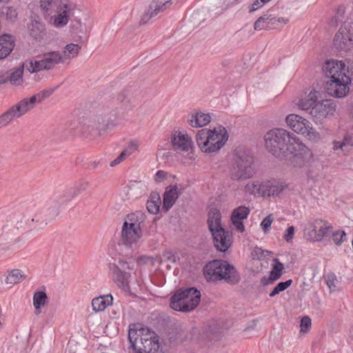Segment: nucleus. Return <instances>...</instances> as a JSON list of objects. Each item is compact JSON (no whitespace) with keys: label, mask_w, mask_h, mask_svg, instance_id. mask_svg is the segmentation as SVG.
Returning a JSON list of instances; mask_svg holds the SVG:
<instances>
[{"label":"nucleus","mask_w":353,"mask_h":353,"mask_svg":"<svg viewBox=\"0 0 353 353\" xmlns=\"http://www.w3.org/2000/svg\"><path fill=\"white\" fill-rule=\"evenodd\" d=\"M264 140L266 149L274 157L283 158L292 155L291 163L294 167L305 166L312 159L311 150L286 130H271L265 134Z\"/></svg>","instance_id":"nucleus-1"},{"label":"nucleus","mask_w":353,"mask_h":353,"mask_svg":"<svg viewBox=\"0 0 353 353\" xmlns=\"http://www.w3.org/2000/svg\"><path fill=\"white\" fill-rule=\"evenodd\" d=\"M119 123L117 108L109 104L103 105L95 113L83 117L81 121H73L68 123L64 136H74L81 133L95 139L102 132L115 128Z\"/></svg>","instance_id":"nucleus-2"},{"label":"nucleus","mask_w":353,"mask_h":353,"mask_svg":"<svg viewBox=\"0 0 353 353\" xmlns=\"http://www.w3.org/2000/svg\"><path fill=\"white\" fill-rule=\"evenodd\" d=\"M128 338L133 353H163L159 336L148 327L130 326Z\"/></svg>","instance_id":"nucleus-3"},{"label":"nucleus","mask_w":353,"mask_h":353,"mask_svg":"<svg viewBox=\"0 0 353 353\" xmlns=\"http://www.w3.org/2000/svg\"><path fill=\"white\" fill-rule=\"evenodd\" d=\"M254 174V157L251 152L243 147L236 149L230 168V178L243 181L252 178Z\"/></svg>","instance_id":"nucleus-4"},{"label":"nucleus","mask_w":353,"mask_h":353,"mask_svg":"<svg viewBox=\"0 0 353 353\" xmlns=\"http://www.w3.org/2000/svg\"><path fill=\"white\" fill-rule=\"evenodd\" d=\"M204 274L206 279L210 281L224 279L228 282L236 283L239 280L234 267L226 261L220 260L209 262L204 268Z\"/></svg>","instance_id":"nucleus-5"},{"label":"nucleus","mask_w":353,"mask_h":353,"mask_svg":"<svg viewBox=\"0 0 353 353\" xmlns=\"http://www.w3.org/2000/svg\"><path fill=\"white\" fill-rule=\"evenodd\" d=\"M200 299V292L196 288L179 290L172 296L170 307L176 311L189 312L199 305Z\"/></svg>","instance_id":"nucleus-6"},{"label":"nucleus","mask_w":353,"mask_h":353,"mask_svg":"<svg viewBox=\"0 0 353 353\" xmlns=\"http://www.w3.org/2000/svg\"><path fill=\"white\" fill-rule=\"evenodd\" d=\"M36 105L33 96L22 99L0 116V125L2 126L7 125L14 119L19 118L32 110Z\"/></svg>","instance_id":"nucleus-7"},{"label":"nucleus","mask_w":353,"mask_h":353,"mask_svg":"<svg viewBox=\"0 0 353 353\" xmlns=\"http://www.w3.org/2000/svg\"><path fill=\"white\" fill-rule=\"evenodd\" d=\"M108 274L117 285L125 292L130 291V274L127 270H132L130 264L125 261H119L118 263H110L108 266Z\"/></svg>","instance_id":"nucleus-8"},{"label":"nucleus","mask_w":353,"mask_h":353,"mask_svg":"<svg viewBox=\"0 0 353 353\" xmlns=\"http://www.w3.org/2000/svg\"><path fill=\"white\" fill-rule=\"evenodd\" d=\"M334 47L340 52L353 49V23L345 21L333 39Z\"/></svg>","instance_id":"nucleus-9"},{"label":"nucleus","mask_w":353,"mask_h":353,"mask_svg":"<svg viewBox=\"0 0 353 353\" xmlns=\"http://www.w3.org/2000/svg\"><path fill=\"white\" fill-rule=\"evenodd\" d=\"M351 79L348 75L343 77H334L329 79L325 84L326 92L336 98H342L349 92V85L351 83Z\"/></svg>","instance_id":"nucleus-10"},{"label":"nucleus","mask_w":353,"mask_h":353,"mask_svg":"<svg viewBox=\"0 0 353 353\" xmlns=\"http://www.w3.org/2000/svg\"><path fill=\"white\" fill-rule=\"evenodd\" d=\"M221 222H210L209 228L214 239V246L221 252H225L232 244V236L220 224Z\"/></svg>","instance_id":"nucleus-11"},{"label":"nucleus","mask_w":353,"mask_h":353,"mask_svg":"<svg viewBox=\"0 0 353 353\" xmlns=\"http://www.w3.org/2000/svg\"><path fill=\"white\" fill-rule=\"evenodd\" d=\"M336 110V105L332 100L325 99L316 102L311 108L310 114L315 123H321L329 115H332Z\"/></svg>","instance_id":"nucleus-12"},{"label":"nucleus","mask_w":353,"mask_h":353,"mask_svg":"<svg viewBox=\"0 0 353 353\" xmlns=\"http://www.w3.org/2000/svg\"><path fill=\"white\" fill-rule=\"evenodd\" d=\"M209 143L207 146V152H215L219 151L228 140V134L223 126L214 128L210 130Z\"/></svg>","instance_id":"nucleus-13"},{"label":"nucleus","mask_w":353,"mask_h":353,"mask_svg":"<svg viewBox=\"0 0 353 353\" xmlns=\"http://www.w3.org/2000/svg\"><path fill=\"white\" fill-rule=\"evenodd\" d=\"M141 236L139 222H124L121 230V241L126 245L136 243Z\"/></svg>","instance_id":"nucleus-14"},{"label":"nucleus","mask_w":353,"mask_h":353,"mask_svg":"<svg viewBox=\"0 0 353 353\" xmlns=\"http://www.w3.org/2000/svg\"><path fill=\"white\" fill-rule=\"evenodd\" d=\"M322 69L325 76L329 79L347 75V73L348 72L347 68L342 61L334 59L326 61Z\"/></svg>","instance_id":"nucleus-15"},{"label":"nucleus","mask_w":353,"mask_h":353,"mask_svg":"<svg viewBox=\"0 0 353 353\" xmlns=\"http://www.w3.org/2000/svg\"><path fill=\"white\" fill-rule=\"evenodd\" d=\"M288 125L295 132L309 135L312 130L310 123L297 114H290L285 119Z\"/></svg>","instance_id":"nucleus-16"},{"label":"nucleus","mask_w":353,"mask_h":353,"mask_svg":"<svg viewBox=\"0 0 353 353\" xmlns=\"http://www.w3.org/2000/svg\"><path fill=\"white\" fill-rule=\"evenodd\" d=\"M71 11V4L67 0L48 19L54 27L62 28L68 23Z\"/></svg>","instance_id":"nucleus-17"},{"label":"nucleus","mask_w":353,"mask_h":353,"mask_svg":"<svg viewBox=\"0 0 353 353\" xmlns=\"http://www.w3.org/2000/svg\"><path fill=\"white\" fill-rule=\"evenodd\" d=\"M327 232L326 225L317 227L314 223H310L305 227L303 235L304 238L308 241L312 243L320 242L326 237Z\"/></svg>","instance_id":"nucleus-18"},{"label":"nucleus","mask_w":353,"mask_h":353,"mask_svg":"<svg viewBox=\"0 0 353 353\" xmlns=\"http://www.w3.org/2000/svg\"><path fill=\"white\" fill-rule=\"evenodd\" d=\"M171 0H153L149 8L143 14L140 22L146 23L151 18L164 10L170 4Z\"/></svg>","instance_id":"nucleus-19"},{"label":"nucleus","mask_w":353,"mask_h":353,"mask_svg":"<svg viewBox=\"0 0 353 353\" xmlns=\"http://www.w3.org/2000/svg\"><path fill=\"white\" fill-rule=\"evenodd\" d=\"M173 149L176 152H188L192 146V141L187 134L175 132L172 137Z\"/></svg>","instance_id":"nucleus-20"},{"label":"nucleus","mask_w":353,"mask_h":353,"mask_svg":"<svg viewBox=\"0 0 353 353\" xmlns=\"http://www.w3.org/2000/svg\"><path fill=\"white\" fill-rule=\"evenodd\" d=\"M286 188V185L278 180H269L262 183L263 196H277Z\"/></svg>","instance_id":"nucleus-21"},{"label":"nucleus","mask_w":353,"mask_h":353,"mask_svg":"<svg viewBox=\"0 0 353 353\" xmlns=\"http://www.w3.org/2000/svg\"><path fill=\"white\" fill-rule=\"evenodd\" d=\"M41 61L44 70H50L54 67L63 62V57L59 51H51L44 53L41 57Z\"/></svg>","instance_id":"nucleus-22"},{"label":"nucleus","mask_w":353,"mask_h":353,"mask_svg":"<svg viewBox=\"0 0 353 353\" xmlns=\"http://www.w3.org/2000/svg\"><path fill=\"white\" fill-rule=\"evenodd\" d=\"M67 0H40L39 8L44 18L48 19L52 16L56 10L59 9Z\"/></svg>","instance_id":"nucleus-23"},{"label":"nucleus","mask_w":353,"mask_h":353,"mask_svg":"<svg viewBox=\"0 0 353 353\" xmlns=\"http://www.w3.org/2000/svg\"><path fill=\"white\" fill-rule=\"evenodd\" d=\"M180 192L176 185H170L166 188L163 194V210L168 211L178 199Z\"/></svg>","instance_id":"nucleus-24"},{"label":"nucleus","mask_w":353,"mask_h":353,"mask_svg":"<svg viewBox=\"0 0 353 353\" xmlns=\"http://www.w3.org/2000/svg\"><path fill=\"white\" fill-rule=\"evenodd\" d=\"M176 259V256L174 253L172 251L166 250L163 252L162 257L157 256L156 258L150 257V256H141L139 257L137 262L139 264H150L154 265L155 262L161 263L163 261H170L175 262Z\"/></svg>","instance_id":"nucleus-25"},{"label":"nucleus","mask_w":353,"mask_h":353,"mask_svg":"<svg viewBox=\"0 0 353 353\" xmlns=\"http://www.w3.org/2000/svg\"><path fill=\"white\" fill-rule=\"evenodd\" d=\"M211 121L209 114L195 112L188 116V123L192 128H201L208 125Z\"/></svg>","instance_id":"nucleus-26"},{"label":"nucleus","mask_w":353,"mask_h":353,"mask_svg":"<svg viewBox=\"0 0 353 353\" xmlns=\"http://www.w3.org/2000/svg\"><path fill=\"white\" fill-rule=\"evenodd\" d=\"M68 201H69V200H65V194L63 193L55 196L47 204L46 213L50 216L51 218L55 217L59 213L60 207Z\"/></svg>","instance_id":"nucleus-27"},{"label":"nucleus","mask_w":353,"mask_h":353,"mask_svg":"<svg viewBox=\"0 0 353 353\" xmlns=\"http://www.w3.org/2000/svg\"><path fill=\"white\" fill-rule=\"evenodd\" d=\"M327 229L326 237L330 236L336 245L340 246L347 240V234L343 229L331 225H327Z\"/></svg>","instance_id":"nucleus-28"},{"label":"nucleus","mask_w":353,"mask_h":353,"mask_svg":"<svg viewBox=\"0 0 353 353\" xmlns=\"http://www.w3.org/2000/svg\"><path fill=\"white\" fill-rule=\"evenodd\" d=\"M113 302V297L110 294L99 296L92 301V307L95 312L105 310Z\"/></svg>","instance_id":"nucleus-29"},{"label":"nucleus","mask_w":353,"mask_h":353,"mask_svg":"<svg viewBox=\"0 0 353 353\" xmlns=\"http://www.w3.org/2000/svg\"><path fill=\"white\" fill-rule=\"evenodd\" d=\"M26 279V275L23 271L19 269H12L8 271L6 276L4 282L9 287H12L14 285L20 283Z\"/></svg>","instance_id":"nucleus-30"},{"label":"nucleus","mask_w":353,"mask_h":353,"mask_svg":"<svg viewBox=\"0 0 353 353\" xmlns=\"http://www.w3.org/2000/svg\"><path fill=\"white\" fill-rule=\"evenodd\" d=\"M28 29L30 35L37 41H41L46 35L45 26L39 21L32 20Z\"/></svg>","instance_id":"nucleus-31"},{"label":"nucleus","mask_w":353,"mask_h":353,"mask_svg":"<svg viewBox=\"0 0 353 353\" xmlns=\"http://www.w3.org/2000/svg\"><path fill=\"white\" fill-rule=\"evenodd\" d=\"M25 68V63H23L19 67L13 70V71L8 75L6 72H3V77L5 79V83L10 82L12 85H19L23 82V74Z\"/></svg>","instance_id":"nucleus-32"},{"label":"nucleus","mask_w":353,"mask_h":353,"mask_svg":"<svg viewBox=\"0 0 353 353\" xmlns=\"http://www.w3.org/2000/svg\"><path fill=\"white\" fill-rule=\"evenodd\" d=\"M320 97L319 92L315 90H311L308 95L301 99L298 103V106L303 110H311V108L316 103V100Z\"/></svg>","instance_id":"nucleus-33"},{"label":"nucleus","mask_w":353,"mask_h":353,"mask_svg":"<svg viewBox=\"0 0 353 353\" xmlns=\"http://www.w3.org/2000/svg\"><path fill=\"white\" fill-rule=\"evenodd\" d=\"M32 299L36 314L38 315L41 313V309L47 303V294L43 291H37L34 293Z\"/></svg>","instance_id":"nucleus-34"},{"label":"nucleus","mask_w":353,"mask_h":353,"mask_svg":"<svg viewBox=\"0 0 353 353\" xmlns=\"http://www.w3.org/2000/svg\"><path fill=\"white\" fill-rule=\"evenodd\" d=\"M210 130L208 129H202L199 130L196 135V141L201 150L207 152V146L209 143Z\"/></svg>","instance_id":"nucleus-35"},{"label":"nucleus","mask_w":353,"mask_h":353,"mask_svg":"<svg viewBox=\"0 0 353 353\" xmlns=\"http://www.w3.org/2000/svg\"><path fill=\"white\" fill-rule=\"evenodd\" d=\"M161 202L159 194L155 192L152 193L146 204L148 212L152 214H157L160 209Z\"/></svg>","instance_id":"nucleus-36"},{"label":"nucleus","mask_w":353,"mask_h":353,"mask_svg":"<svg viewBox=\"0 0 353 353\" xmlns=\"http://www.w3.org/2000/svg\"><path fill=\"white\" fill-rule=\"evenodd\" d=\"M81 48L79 45L75 43L66 45L63 48V53L61 54L63 57V61L65 59H71L77 57Z\"/></svg>","instance_id":"nucleus-37"},{"label":"nucleus","mask_w":353,"mask_h":353,"mask_svg":"<svg viewBox=\"0 0 353 353\" xmlns=\"http://www.w3.org/2000/svg\"><path fill=\"white\" fill-rule=\"evenodd\" d=\"M88 185V181H80L77 184L76 187L74 188L72 192V190H67L63 192V194H65V200L70 201L74 196L78 195L81 192L85 190Z\"/></svg>","instance_id":"nucleus-38"},{"label":"nucleus","mask_w":353,"mask_h":353,"mask_svg":"<svg viewBox=\"0 0 353 353\" xmlns=\"http://www.w3.org/2000/svg\"><path fill=\"white\" fill-rule=\"evenodd\" d=\"M249 213V208L245 206H239L232 211L230 215V221H243L247 218Z\"/></svg>","instance_id":"nucleus-39"},{"label":"nucleus","mask_w":353,"mask_h":353,"mask_svg":"<svg viewBox=\"0 0 353 353\" xmlns=\"http://www.w3.org/2000/svg\"><path fill=\"white\" fill-rule=\"evenodd\" d=\"M262 183H259V182H252L248 183L245 186V191L246 193L250 194H253L255 196H263V189Z\"/></svg>","instance_id":"nucleus-40"},{"label":"nucleus","mask_w":353,"mask_h":353,"mask_svg":"<svg viewBox=\"0 0 353 353\" xmlns=\"http://www.w3.org/2000/svg\"><path fill=\"white\" fill-rule=\"evenodd\" d=\"M284 267L283 263H281L277 259H274V265H272V268L270 271V278L272 281H275L279 279L281 274Z\"/></svg>","instance_id":"nucleus-41"},{"label":"nucleus","mask_w":353,"mask_h":353,"mask_svg":"<svg viewBox=\"0 0 353 353\" xmlns=\"http://www.w3.org/2000/svg\"><path fill=\"white\" fill-rule=\"evenodd\" d=\"M0 44L12 51L15 46V38L12 34H3L0 36Z\"/></svg>","instance_id":"nucleus-42"},{"label":"nucleus","mask_w":353,"mask_h":353,"mask_svg":"<svg viewBox=\"0 0 353 353\" xmlns=\"http://www.w3.org/2000/svg\"><path fill=\"white\" fill-rule=\"evenodd\" d=\"M26 70L30 73H35L44 70L41 59L30 61L26 64L25 63Z\"/></svg>","instance_id":"nucleus-43"},{"label":"nucleus","mask_w":353,"mask_h":353,"mask_svg":"<svg viewBox=\"0 0 353 353\" xmlns=\"http://www.w3.org/2000/svg\"><path fill=\"white\" fill-rule=\"evenodd\" d=\"M56 88H49L41 90L38 93L32 95L34 99H35L36 103H40L43 100L49 97L52 93L55 91Z\"/></svg>","instance_id":"nucleus-44"},{"label":"nucleus","mask_w":353,"mask_h":353,"mask_svg":"<svg viewBox=\"0 0 353 353\" xmlns=\"http://www.w3.org/2000/svg\"><path fill=\"white\" fill-rule=\"evenodd\" d=\"M56 88H49L41 90L38 93L32 95L34 99H35L36 103H40L43 100L49 97L52 93L55 91Z\"/></svg>","instance_id":"nucleus-45"},{"label":"nucleus","mask_w":353,"mask_h":353,"mask_svg":"<svg viewBox=\"0 0 353 353\" xmlns=\"http://www.w3.org/2000/svg\"><path fill=\"white\" fill-rule=\"evenodd\" d=\"M292 283V281L289 279L285 282H280L277 284V285L272 290V291L270 293V296L273 297L280 292L286 290L288 287H290Z\"/></svg>","instance_id":"nucleus-46"},{"label":"nucleus","mask_w":353,"mask_h":353,"mask_svg":"<svg viewBox=\"0 0 353 353\" xmlns=\"http://www.w3.org/2000/svg\"><path fill=\"white\" fill-rule=\"evenodd\" d=\"M312 327V320L308 316H304L300 323V334H305L309 332Z\"/></svg>","instance_id":"nucleus-47"},{"label":"nucleus","mask_w":353,"mask_h":353,"mask_svg":"<svg viewBox=\"0 0 353 353\" xmlns=\"http://www.w3.org/2000/svg\"><path fill=\"white\" fill-rule=\"evenodd\" d=\"M131 89L125 88L117 96V100L121 103L128 104L131 103Z\"/></svg>","instance_id":"nucleus-48"},{"label":"nucleus","mask_w":353,"mask_h":353,"mask_svg":"<svg viewBox=\"0 0 353 353\" xmlns=\"http://www.w3.org/2000/svg\"><path fill=\"white\" fill-rule=\"evenodd\" d=\"M139 143L137 141H131L128 145L121 152V157L123 156L125 159L129 157L134 152L138 150Z\"/></svg>","instance_id":"nucleus-49"},{"label":"nucleus","mask_w":353,"mask_h":353,"mask_svg":"<svg viewBox=\"0 0 353 353\" xmlns=\"http://www.w3.org/2000/svg\"><path fill=\"white\" fill-rule=\"evenodd\" d=\"M345 10L343 7H339L335 15L332 17L330 21V25L331 26H336L338 23L341 21L344 17Z\"/></svg>","instance_id":"nucleus-50"},{"label":"nucleus","mask_w":353,"mask_h":353,"mask_svg":"<svg viewBox=\"0 0 353 353\" xmlns=\"http://www.w3.org/2000/svg\"><path fill=\"white\" fill-rule=\"evenodd\" d=\"M146 219L145 213L141 210L128 214L124 221H143Z\"/></svg>","instance_id":"nucleus-51"},{"label":"nucleus","mask_w":353,"mask_h":353,"mask_svg":"<svg viewBox=\"0 0 353 353\" xmlns=\"http://www.w3.org/2000/svg\"><path fill=\"white\" fill-rule=\"evenodd\" d=\"M272 253L268 250H263L260 248L256 247L252 252V256L254 259H261Z\"/></svg>","instance_id":"nucleus-52"},{"label":"nucleus","mask_w":353,"mask_h":353,"mask_svg":"<svg viewBox=\"0 0 353 353\" xmlns=\"http://www.w3.org/2000/svg\"><path fill=\"white\" fill-rule=\"evenodd\" d=\"M266 3H268L265 0H254L253 3L248 6V11L250 13L254 12L262 8Z\"/></svg>","instance_id":"nucleus-53"},{"label":"nucleus","mask_w":353,"mask_h":353,"mask_svg":"<svg viewBox=\"0 0 353 353\" xmlns=\"http://www.w3.org/2000/svg\"><path fill=\"white\" fill-rule=\"evenodd\" d=\"M2 13L6 16L8 19L13 21L17 17V12L15 9L11 7H6L3 8Z\"/></svg>","instance_id":"nucleus-54"},{"label":"nucleus","mask_w":353,"mask_h":353,"mask_svg":"<svg viewBox=\"0 0 353 353\" xmlns=\"http://www.w3.org/2000/svg\"><path fill=\"white\" fill-rule=\"evenodd\" d=\"M221 218L220 211L216 208H212L208 212V219L207 221H221Z\"/></svg>","instance_id":"nucleus-55"},{"label":"nucleus","mask_w":353,"mask_h":353,"mask_svg":"<svg viewBox=\"0 0 353 353\" xmlns=\"http://www.w3.org/2000/svg\"><path fill=\"white\" fill-rule=\"evenodd\" d=\"M264 19V17H259L254 24V29L255 30H261L268 28V24H266Z\"/></svg>","instance_id":"nucleus-56"},{"label":"nucleus","mask_w":353,"mask_h":353,"mask_svg":"<svg viewBox=\"0 0 353 353\" xmlns=\"http://www.w3.org/2000/svg\"><path fill=\"white\" fill-rule=\"evenodd\" d=\"M326 284L330 290H334L336 287V277L334 274H330L325 279Z\"/></svg>","instance_id":"nucleus-57"},{"label":"nucleus","mask_w":353,"mask_h":353,"mask_svg":"<svg viewBox=\"0 0 353 353\" xmlns=\"http://www.w3.org/2000/svg\"><path fill=\"white\" fill-rule=\"evenodd\" d=\"M294 228L293 226H290L285 230V232L283 234V239L287 242H291L294 237Z\"/></svg>","instance_id":"nucleus-58"},{"label":"nucleus","mask_w":353,"mask_h":353,"mask_svg":"<svg viewBox=\"0 0 353 353\" xmlns=\"http://www.w3.org/2000/svg\"><path fill=\"white\" fill-rule=\"evenodd\" d=\"M260 17H264V19L266 24H268V28H270V26L276 25V17H273L272 14H265Z\"/></svg>","instance_id":"nucleus-59"},{"label":"nucleus","mask_w":353,"mask_h":353,"mask_svg":"<svg viewBox=\"0 0 353 353\" xmlns=\"http://www.w3.org/2000/svg\"><path fill=\"white\" fill-rule=\"evenodd\" d=\"M167 177V172L163 170H158L154 176L156 182L159 183L165 180Z\"/></svg>","instance_id":"nucleus-60"},{"label":"nucleus","mask_w":353,"mask_h":353,"mask_svg":"<svg viewBox=\"0 0 353 353\" xmlns=\"http://www.w3.org/2000/svg\"><path fill=\"white\" fill-rule=\"evenodd\" d=\"M11 50L0 44V60L6 58L10 53Z\"/></svg>","instance_id":"nucleus-61"},{"label":"nucleus","mask_w":353,"mask_h":353,"mask_svg":"<svg viewBox=\"0 0 353 353\" xmlns=\"http://www.w3.org/2000/svg\"><path fill=\"white\" fill-rule=\"evenodd\" d=\"M338 149H341L343 151H345L347 150L343 141L333 142V150H336Z\"/></svg>","instance_id":"nucleus-62"},{"label":"nucleus","mask_w":353,"mask_h":353,"mask_svg":"<svg viewBox=\"0 0 353 353\" xmlns=\"http://www.w3.org/2000/svg\"><path fill=\"white\" fill-rule=\"evenodd\" d=\"M343 142L346 147L353 146V135L352 134H346L343 139Z\"/></svg>","instance_id":"nucleus-63"},{"label":"nucleus","mask_w":353,"mask_h":353,"mask_svg":"<svg viewBox=\"0 0 353 353\" xmlns=\"http://www.w3.org/2000/svg\"><path fill=\"white\" fill-rule=\"evenodd\" d=\"M239 0H224L223 6L225 9H227L234 5H236V3H239Z\"/></svg>","instance_id":"nucleus-64"}]
</instances>
